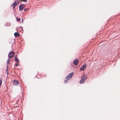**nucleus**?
I'll use <instances>...</instances> for the list:
<instances>
[{
	"label": "nucleus",
	"mask_w": 120,
	"mask_h": 120,
	"mask_svg": "<svg viewBox=\"0 0 120 120\" xmlns=\"http://www.w3.org/2000/svg\"><path fill=\"white\" fill-rule=\"evenodd\" d=\"M74 74V73L73 72H72L71 73L69 74L65 78L66 80H68L71 79L72 77ZM64 82H68V81L67 80H65L64 81Z\"/></svg>",
	"instance_id": "1"
},
{
	"label": "nucleus",
	"mask_w": 120,
	"mask_h": 120,
	"mask_svg": "<svg viewBox=\"0 0 120 120\" xmlns=\"http://www.w3.org/2000/svg\"><path fill=\"white\" fill-rule=\"evenodd\" d=\"M86 79L87 78L84 75H83L81 78V79L80 81V83H83L85 82Z\"/></svg>",
	"instance_id": "2"
},
{
	"label": "nucleus",
	"mask_w": 120,
	"mask_h": 120,
	"mask_svg": "<svg viewBox=\"0 0 120 120\" xmlns=\"http://www.w3.org/2000/svg\"><path fill=\"white\" fill-rule=\"evenodd\" d=\"M20 2V1L16 0L11 5V6L13 7V9H14L17 5H18L19 4Z\"/></svg>",
	"instance_id": "3"
},
{
	"label": "nucleus",
	"mask_w": 120,
	"mask_h": 120,
	"mask_svg": "<svg viewBox=\"0 0 120 120\" xmlns=\"http://www.w3.org/2000/svg\"><path fill=\"white\" fill-rule=\"evenodd\" d=\"M15 52L13 51H11L9 53L8 56L10 58H12L14 55Z\"/></svg>",
	"instance_id": "4"
},
{
	"label": "nucleus",
	"mask_w": 120,
	"mask_h": 120,
	"mask_svg": "<svg viewBox=\"0 0 120 120\" xmlns=\"http://www.w3.org/2000/svg\"><path fill=\"white\" fill-rule=\"evenodd\" d=\"M19 84L18 81L17 80H14L13 81V84L14 86H16Z\"/></svg>",
	"instance_id": "5"
},
{
	"label": "nucleus",
	"mask_w": 120,
	"mask_h": 120,
	"mask_svg": "<svg viewBox=\"0 0 120 120\" xmlns=\"http://www.w3.org/2000/svg\"><path fill=\"white\" fill-rule=\"evenodd\" d=\"M25 7V5L21 4L19 6V10L20 11H22Z\"/></svg>",
	"instance_id": "6"
},
{
	"label": "nucleus",
	"mask_w": 120,
	"mask_h": 120,
	"mask_svg": "<svg viewBox=\"0 0 120 120\" xmlns=\"http://www.w3.org/2000/svg\"><path fill=\"white\" fill-rule=\"evenodd\" d=\"M86 68V64L83 65L82 67L80 68V70L81 71H82L84 70Z\"/></svg>",
	"instance_id": "7"
},
{
	"label": "nucleus",
	"mask_w": 120,
	"mask_h": 120,
	"mask_svg": "<svg viewBox=\"0 0 120 120\" xmlns=\"http://www.w3.org/2000/svg\"><path fill=\"white\" fill-rule=\"evenodd\" d=\"M79 62V61L78 60L75 59L74 60L73 64L75 65H77L78 64Z\"/></svg>",
	"instance_id": "8"
},
{
	"label": "nucleus",
	"mask_w": 120,
	"mask_h": 120,
	"mask_svg": "<svg viewBox=\"0 0 120 120\" xmlns=\"http://www.w3.org/2000/svg\"><path fill=\"white\" fill-rule=\"evenodd\" d=\"M15 59L16 61L18 62H19V60H18V58H17V55H15Z\"/></svg>",
	"instance_id": "9"
},
{
	"label": "nucleus",
	"mask_w": 120,
	"mask_h": 120,
	"mask_svg": "<svg viewBox=\"0 0 120 120\" xmlns=\"http://www.w3.org/2000/svg\"><path fill=\"white\" fill-rule=\"evenodd\" d=\"M14 35L15 37L19 36V33L17 32H15V33Z\"/></svg>",
	"instance_id": "10"
},
{
	"label": "nucleus",
	"mask_w": 120,
	"mask_h": 120,
	"mask_svg": "<svg viewBox=\"0 0 120 120\" xmlns=\"http://www.w3.org/2000/svg\"><path fill=\"white\" fill-rule=\"evenodd\" d=\"M2 79L1 78V79L0 80V86H1V84L2 83Z\"/></svg>",
	"instance_id": "11"
},
{
	"label": "nucleus",
	"mask_w": 120,
	"mask_h": 120,
	"mask_svg": "<svg viewBox=\"0 0 120 120\" xmlns=\"http://www.w3.org/2000/svg\"><path fill=\"white\" fill-rule=\"evenodd\" d=\"M10 60H9V59H8L7 60V64H10L9 62Z\"/></svg>",
	"instance_id": "12"
},
{
	"label": "nucleus",
	"mask_w": 120,
	"mask_h": 120,
	"mask_svg": "<svg viewBox=\"0 0 120 120\" xmlns=\"http://www.w3.org/2000/svg\"><path fill=\"white\" fill-rule=\"evenodd\" d=\"M16 20L18 21H19L20 20V18H19L18 19H16Z\"/></svg>",
	"instance_id": "13"
},
{
	"label": "nucleus",
	"mask_w": 120,
	"mask_h": 120,
	"mask_svg": "<svg viewBox=\"0 0 120 120\" xmlns=\"http://www.w3.org/2000/svg\"><path fill=\"white\" fill-rule=\"evenodd\" d=\"M27 0H21L20 1H23L24 2H26L27 1Z\"/></svg>",
	"instance_id": "14"
},
{
	"label": "nucleus",
	"mask_w": 120,
	"mask_h": 120,
	"mask_svg": "<svg viewBox=\"0 0 120 120\" xmlns=\"http://www.w3.org/2000/svg\"><path fill=\"white\" fill-rule=\"evenodd\" d=\"M6 72H7V74H8V71L7 69H6Z\"/></svg>",
	"instance_id": "15"
},
{
	"label": "nucleus",
	"mask_w": 120,
	"mask_h": 120,
	"mask_svg": "<svg viewBox=\"0 0 120 120\" xmlns=\"http://www.w3.org/2000/svg\"><path fill=\"white\" fill-rule=\"evenodd\" d=\"M15 66H18V64H16L15 65Z\"/></svg>",
	"instance_id": "16"
},
{
	"label": "nucleus",
	"mask_w": 120,
	"mask_h": 120,
	"mask_svg": "<svg viewBox=\"0 0 120 120\" xmlns=\"http://www.w3.org/2000/svg\"><path fill=\"white\" fill-rule=\"evenodd\" d=\"M28 9V8L25 9H24V11H26Z\"/></svg>",
	"instance_id": "17"
},
{
	"label": "nucleus",
	"mask_w": 120,
	"mask_h": 120,
	"mask_svg": "<svg viewBox=\"0 0 120 120\" xmlns=\"http://www.w3.org/2000/svg\"><path fill=\"white\" fill-rule=\"evenodd\" d=\"M23 21V19H22V23Z\"/></svg>",
	"instance_id": "18"
}]
</instances>
